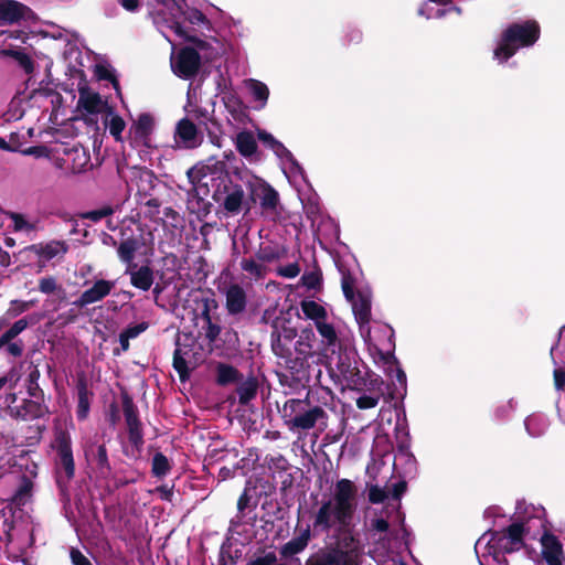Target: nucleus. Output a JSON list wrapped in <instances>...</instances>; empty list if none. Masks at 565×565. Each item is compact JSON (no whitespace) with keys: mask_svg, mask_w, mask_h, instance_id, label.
Here are the masks:
<instances>
[{"mask_svg":"<svg viewBox=\"0 0 565 565\" xmlns=\"http://www.w3.org/2000/svg\"><path fill=\"white\" fill-rule=\"evenodd\" d=\"M300 307L305 317L309 320H312L315 324L328 319V312L326 308L315 300L305 299L301 301Z\"/></svg>","mask_w":565,"mask_h":565,"instance_id":"31","label":"nucleus"},{"mask_svg":"<svg viewBox=\"0 0 565 565\" xmlns=\"http://www.w3.org/2000/svg\"><path fill=\"white\" fill-rule=\"evenodd\" d=\"M558 354L565 356V326L559 330L556 345L551 349V356L553 361L556 360Z\"/></svg>","mask_w":565,"mask_h":565,"instance_id":"52","label":"nucleus"},{"mask_svg":"<svg viewBox=\"0 0 565 565\" xmlns=\"http://www.w3.org/2000/svg\"><path fill=\"white\" fill-rule=\"evenodd\" d=\"M102 119L105 128L108 129L115 141L124 142L122 132L126 129V121L124 118L119 116L110 106Z\"/></svg>","mask_w":565,"mask_h":565,"instance_id":"29","label":"nucleus"},{"mask_svg":"<svg viewBox=\"0 0 565 565\" xmlns=\"http://www.w3.org/2000/svg\"><path fill=\"white\" fill-rule=\"evenodd\" d=\"M58 457L60 462L65 470L66 477L72 478L74 475V460L71 445L66 438H63L60 443Z\"/></svg>","mask_w":565,"mask_h":565,"instance_id":"34","label":"nucleus"},{"mask_svg":"<svg viewBox=\"0 0 565 565\" xmlns=\"http://www.w3.org/2000/svg\"><path fill=\"white\" fill-rule=\"evenodd\" d=\"M343 291L348 299L351 300L352 311L359 332L367 349L374 348L377 342L372 337L371 320V295L369 291H359L355 296L351 292L347 285H343Z\"/></svg>","mask_w":565,"mask_h":565,"instance_id":"8","label":"nucleus"},{"mask_svg":"<svg viewBox=\"0 0 565 565\" xmlns=\"http://www.w3.org/2000/svg\"><path fill=\"white\" fill-rule=\"evenodd\" d=\"M282 256V250L280 249H269L267 247L262 248L259 252V258L265 262H271L278 259Z\"/></svg>","mask_w":565,"mask_h":565,"instance_id":"56","label":"nucleus"},{"mask_svg":"<svg viewBox=\"0 0 565 565\" xmlns=\"http://www.w3.org/2000/svg\"><path fill=\"white\" fill-rule=\"evenodd\" d=\"M114 288L115 281L98 279L81 295V297L75 301V305L78 307H86L98 302L108 296Z\"/></svg>","mask_w":565,"mask_h":565,"instance_id":"23","label":"nucleus"},{"mask_svg":"<svg viewBox=\"0 0 565 565\" xmlns=\"http://www.w3.org/2000/svg\"><path fill=\"white\" fill-rule=\"evenodd\" d=\"M543 509L519 501L511 524L502 531H488L475 544L481 565H508L505 555L523 547L524 536L544 526Z\"/></svg>","mask_w":565,"mask_h":565,"instance_id":"3","label":"nucleus"},{"mask_svg":"<svg viewBox=\"0 0 565 565\" xmlns=\"http://www.w3.org/2000/svg\"><path fill=\"white\" fill-rule=\"evenodd\" d=\"M0 36H4L1 43L4 47L0 49L1 54L13 57L28 74H31L34 70L31 57L23 50L13 47L9 42L10 40L24 42L25 34L22 31H0Z\"/></svg>","mask_w":565,"mask_h":565,"instance_id":"18","label":"nucleus"},{"mask_svg":"<svg viewBox=\"0 0 565 565\" xmlns=\"http://www.w3.org/2000/svg\"><path fill=\"white\" fill-rule=\"evenodd\" d=\"M246 185L250 192V196L254 200H259L260 205L264 210H276L279 202V195L278 192L274 188H271L267 182H265L258 177L250 175L246 180Z\"/></svg>","mask_w":565,"mask_h":565,"instance_id":"17","label":"nucleus"},{"mask_svg":"<svg viewBox=\"0 0 565 565\" xmlns=\"http://www.w3.org/2000/svg\"><path fill=\"white\" fill-rule=\"evenodd\" d=\"M39 289L43 294H52L56 289V281L53 277H44L39 282Z\"/></svg>","mask_w":565,"mask_h":565,"instance_id":"55","label":"nucleus"},{"mask_svg":"<svg viewBox=\"0 0 565 565\" xmlns=\"http://www.w3.org/2000/svg\"><path fill=\"white\" fill-rule=\"evenodd\" d=\"M8 344V352L13 355V356H19L22 354V351H23V348H22V344L19 343V342H9L7 343Z\"/></svg>","mask_w":565,"mask_h":565,"instance_id":"62","label":"nucleus"},{"mask_svg":"<svg viewBox=\"0 0 565 565\" xmlns=\"http://www.w3.org/2000/svg\"><path fill=\"white\" fill-rule=\"evenodd\" d=\"M67 252V245L62 241L34 244L21 250V256L29 262L36 260L44 264L51 259L62 257Z\"/></svg>","mask_w":565,"mask_h":565,"instance_id":"16","label":"nucleus"},{"mask_svg":"<svg viewBox=\"0 0 565 565\" xmlns=\"http://www.w3.org/2000/svg\"><path fill=\"white\" fill-rule=\"evenodd\" d=\"M524 425L530 436L539 437L546 431L548 422L546 416L543 414H532L526 417Z\"/></svg>","mask_w":565,"mask_h":565,"instance_id":"33","label":"nucleus"},{"mask_svg":"<svg viewBox=\"0 0 565 565\" xmlns=\"http://www.w3.org/2000/svg\"><path fill=\"white\" fill-rule=\"evenodd\" d=\"M119 3L128 11H135L139 7V0H119Z\"/></svg>","mask_w":565,"mask_h":565,"instance_id":"64","label":"nucleus"},{"mask_svg":"<svg viewBox=\"0 0 565 565\" xmlns=\"http://www.w3.org/2000/svg\"><path fill=\"white\" fill-rule=\"evenodd\" d=\"M541 556L547 565H563L565 562L564 545L554 533L544 530L540 537Z\"/></svg>","mask_w":565,"mask_h":565,"instance_id":"20","label":"nucleus"},{"mask_svg":"<svg viewBox=\"0 0 565 565\" xmlns=\"http://www.w3.org/2000/svg\"><path fill=\"white\" fill-rule=\"evenodd\" d=\"M359 503V488L350 479H339L315 513L313 529L337 532L335 542L312 554L306 565H360L362 547L350 530Z\"/></svg>","mask_w":565,"mask_h":565,"instance_id":"1","label":"nucleus"},{"mask_svg":"<svg viewBox=\"0 0 565 565\" xmlns=\"http://www.w3.org/2000/svg\"><path fill=\"white\" fill-rule=\"evenodd\" d=\"M20 380V376L19 374L14 371V370H11L10 372H8L4 376H1L0 377V391L8 384L10 383V387L13 388L18 381Z\"/></svg>","mask_w":565,"mask_h":565,"instance_id":"57","label":"nucleus"},{"mask_svg":"<svg viewBox=\"0 0 565 565\" xmlns=\"http://www.w3.org/2000/svg\"><path fill=\"white\" fill-rule=\"evenodd\" d=\"M170 470L168 458L162 454H156L152 459V471L158 477L166 476Z\"/></svg>","mask_w":565,"mask_h":565,"instance_id":"45","label":"nucleus"},{"mask_svg":"<svg viewBox=\"0 0 565 565\" xmlns=\"http://www.w3.org/2000/svg\"><path fill=\"white\" fill-rule=\"evenodd\" d=\"M209 167L205 164H196L188 171V178L194 190L199 191L201 185L206 186L205 178L207 177Z\"/></svg>","mask_w":565,"mask_h":565,"instance_id":"36","label":"nucleus"},{"mask_svg":"<svg viewBox=\"0 0 565 565\" xmlns=\"http://www.w3.org/2000/svg\"><path fill=\"white\" fill-rule=\"evenodd\" d=\"M116 211V207L111 205H103L98 209L88 211L83 214V218L89 220L92 222H99L103 218H108L110 215H113Z\"/></svg>","mask_w":565,"mask_h":565,"instance_id":"42","label":"nucleus"},{"mask_svg":"<svg viewBox=\"0 0 565 565\" xmlns=\"http://www.w3.org/2000/svg\"><path fill=\"white\" fill-rule=\"evenodd\" d=\"M55 166L70 174L84 173L92 168L89 151L81 145L65 147L63 157L55 160Z\"/></svg>","mask_w":565,"mask_h":565,"instance_id":"12","label":"nucleus"},{"mask_svg":"<svg viewBox=\"0 0 565 565\" xmlns=\"http://www.w3.org/2000/svg\"><path fill=\"white\" fill-rule=\"evenodd\" d=\"M284 418L290 430H308L315 427L316 423L324 417V411L315 406L306 409L300 399H289L285 403Z\"/></svg>","mask_w":565,"mask_h":565,"instance_id":"9","label":"nucleus"},{"mask_svg":"<svg viewBox=\"0 0 565 565\" xmlns=\"http://www.w3.org/2000/svg\"><path fill=\"white\" fill-rule=\"evenodd\" d=\"M315 326H316L319 334L322 338V342L326 345H334L335 344V342L338 340V335H337L334 327L328 322V319L322 320Z\"/></svg>","mask_w":565,"mask_h":565,"instance_id":"37","label":"nucleus"},{"mask_svg":"<svg viewBox=\"0 0 565 565\" xmlns=\"http://www.w3.org/2000/svg\"><path fill=\"white\" fill-rule=\"evenodd\" d=\"M214 199L227 215H236L243 210H249L245 192L238 184L225 185L223 191L215 193Z\"/></svg>","mask_w":565,"mask_h":565,"instance_id":"15","label":"nucleus"},{"mask_svg":"<svg viewBox=\"0 0 565 565\" xmlns=\"http://www.w3.org/2000/svg\"><path fill=\"white\" fill-rule=\"evenodd\" d=\"M10 415L22 419L36 417L39 415V405L33 401L24 399L21 406L10 407Z\"/></svg>","mask_w":565,"mask_h":565,"instance_id":"35","label":"nucleus"},{"mask_svg":"<svg viewBox=\"0 0 565 565\" xmlns=\"http://www.w3.org/2000/svg\"><path fill=\"white\" fill-rule=\"evenodd\" d=\"M147 329V324L139 323L134 327H129L125 331H122L124 334H126L129 339H134L138 337L141 332H143Z\"/></svg>","mask_w":565,"mask_h":565,"instance_id":"60","label":"nucleus"},{"mask_svg":"<svg viewBox=\"0 0 565 565\" xmlns=\"http://www.w3.org/2000/svg\"><path fill=\"white\" fill-rule=\"evenodd\" d=\"M239 379L238 371L231 365L220 364L217 366V382L222 385L237 382Z\"/></svg>","mask_w":565,"mask_h":565,"instance_id":"38","label":"nucleus"},{"mask_svg":"<svg viewBox=\"0 0 565 565\" xmlns=\"http://www.w3.org/2000/svg\"><path fill=\"white\" fill-rule=\"evenodd\" d=\"M241 267L244 271L248 273L252 277L258 279L265 276L266 267L254 259L245 258L241 262Z\"/></svg>","mask_w":565,"mask_h":565,"instance_id":"40","label":"nucleus"},{"mask_svg":"<svg viewBox=\"0 0 565 565\" xmlns=\"http://www.w3.org/2000/svg\"><path fill=\"white\" fill-rule=\"evenodd\" d=\"M540 33V25L534 20L509 24L495 40L493 60L499 64H505L519 50L533 46Z\"/></svg>","mask_w":565,"mask_h":565,"instance_id":"5","label":"nucleus"},{"mask_svg":"<svg viewBox=\"0 0 565 565\" xmlns=\"http://www.w3.org/2000/svg\"><path fill=\"white\" fill-rule=\"evenodd\" d=\"M32 306H34V301L14 300V301L11 302L8 312H9L10 316L17 317L20 313L29 310Z\"/></svg>","mask_w":565,"mask_h":565,"instance_id":"48","label":"nucleus"},{"mask_svg":"<svg viewBox=\"0 0 565 565\" xmlns=\"http://www.w3.org/2000/svg\"><path fill=\"white\" fill-rule=\"evenodd\" d=\"M311 540L310 525L297 527L295 536L285 543L279 554L282 558H292L297 554L303 552Z\"/></svg>","mask_w":565,"mask_h":565,"instance_id":"24","label":"nucleus"},{"mask_svg":"<svg viewBox=\"0 0 565 565\" xmlns=\"http://www.w3.org/2000/svg\"><path fill=\"white\" fill-rule=\"evenodd\" d=\"M235 146L238 152L244 157H250L257 150L255 137L249 131L238 132L235 138Z\"/></svg>","mask_w":565,"mask_h":565,"instance_id":"32","label":"nucleus"},{"mask_svg":"<svg viewBox=\"0 0 565 565\" xmlns=\"http://www.w3.org/2000/svg\"><path fill=\"white\" fill-rule=\"evenodd\" d=\"M554 364L556 365L554 370L555 386L561 390L565 386V371L558 364H565V356L558 354Z\"/></svg>","mask_w":565,"mask_h":565,"instance_id":"46","label":"nucleus"},{"mask_svg":"<svg viewBox=\"0 0 565 565\" xmlns=\"http://www.w3.org/2000/svg\"><path fill=\"white\" fill-rule=\"evenodd\" d=\"M145 245L146 238L141 224L134 220L125 222L121 227V242L117 250L119 259L127 266L132 265L135 254Z\"/></svg>","mask_w":565,"mask_h":565,"instance_id":"10","label":"nucleus"},{"mask_svg":"<svg viewBox=\"0 0 565 565\" xmlns=\"http://www.w3.org/2000/svg\"><path fill=\"white\" fill-rule=\"evenodd\" d=\"M128 191L147 195L153 188L154 177L151 171L143 168H131L126 175Z\"/></svg>","mask_w":565,"mask_h":565,"instance_id":"22","label":"nucleus"},{"mask_svg":"<svg viewBox=\"0 0 565 565\" xmlns=\"http://www.w3.org/2000/svg\"><path fill=\"white\" fill-rule=\"evenodd\" d=\"M406 490V483L405 482H397L396 484L393 486V498L395 500H398L399 497L405 492Z\"/></svg>","mask_w":565,"mask_h":565,"instance_id":"63","label":"nucleus"},{"mask_svg":"<svg viewBox=\"0 0 565 565\" xmlns=\"http://www.w3.org/2000/svg\"><path fill=\"white\" fill-rule=\"evenodd\" d=\"M225 307L231 315H237L245 310L247 303L246 292L239 285H231L225 290Z\"/></svg>","mask_w":565,"mask_h":565,"instance_id":"28","label":"nucleus"},{"mask_svg":"<svg viewBox=\"0 0 565 565\" xmlns=\"http://www.w3.org/2000/svg\"><path fill=\"white\" fill-rule=\"evenodd\" d=\"M110 105L102 96L88 87H79L76 104V117L85 124L98 128L99 118H103Z\"/></svg>","mask_w":565,"mask_h":565,"instance_id":"7","label":"nucleus"},{"mask_svg":"<svg viewBox=\"0 0 565 565\" xmlns=\"http://www.w3.org/2000/svg\"><path fill=\"white\" fill-rule=\"evenodd\" d=\"M29 9L14 0H0V24H13L26 18Z\"/></svg>","mask_w":565,"mask_h":565,"instance_id":"25","label":"nucleus"},{"mask_svg":"<svg viewBox=\"0 0 565 565\" xmlns=\"http://www.w3.org/2000/svg\"><path fill=\"white\" fill-rule=\"evenodd\" d=\"M301 284L308 289H316L320 285V275L318 271L305 273L301 277Z\"/></svg>","mask_w":565,"mask_h":565,"instance_id":"49","label":"nucleus"},{"mask_svg":"<svg viewBox=\"0 0 565 565\" xmlns=\"http://www.w3.org/2000/svg\"><path fill=\"white\" fill-rule=\"evenodd\" d=\"M514 402L513 399H510L509 402H507L504 405L502 406H499L497 409H495V415L500 418L504 417L509 412L513 411L514 408Z\"/></svg>","mask_w":565,"mask_h":565,"instance_id":"61","label":"nucleus"},{"mask_svg":"<svg viewBox=\"0 0 565 565\" xmlns=\"http://www.w3.org/2000/svg\"><path fill=\"white\" fill-rule=\"evenodd\" d=\"M154 120L149 114H141L129 127L128 140L134 148L150 147V136L153 131Z\"/></svg>","mask_w":565,"mask_h":565,"instance_id":"19","label":"nucleus"},{"mask_svg":"<svg viewBox=\"0 0 565 565\" xmlns=\"http://www.w3.org/2000/svg\"><path fill=\"white\" fill-rule=\"evenodd\" d=\"M29 494H30V484L29 483H24L17 491L13 501L17 504H24V502L29 498Z\"/></svg>","mask_w":565,"mask_h":565,"instance_id":"59","label":"nucleus"},{"mask_svg":"<svg viewBox=\"0 0 565 565\" xmlns=\"http://www.w3.org/2000/svg\"><path fill=\"white\" fill-rule=\"evenodd\" d=\"M21 153L24 156H32L35 158H49L51 152L49 148L45 146H34L21 150Z\"/></svg>","mask_w":565,"mask_h":565,"instance_id":"51","label":"nucleus"},{"mask_svg":"<svg viewBox=\"0 0 565 565\" xmlns=\"http://www.w3.org/2000/svg\"><path fill=\"white\" fill-rule=\"evenodd\" d=\"M258 139L268 148H270L274 153L278 157L280 160L281 169L285 175L288 179L295 178L297 174L301 172V168L298 164V162L295 160L292 153L275 137L265 131L259 130L258 131Z\"/></svg>","mask_w":565,"mask_h":565,"instance_id":"13","label":"nucleus"},{"mask_svg":"<svg viewBox=\"0 0 565 565\" xmlns=\"http://www.w3.org/2000/svg\"><path fill=\"white\" fill-rule=\"evenodd\" d=\"M379 396L362 395L356 399V406L360 409L373 408L379 404Z\"/></svg>","mask_w":565,"mask_h":565,"instance_id":"53","label":"nucleus"},{"mask_svg":"<svg viewBox=\"0 0 565 565\" xmlns=\"http://www.w3.org/2000/svg\"><path fill=\"white\" fill-rule=\"evenodd\" d=\"M89 413V397L87 390L81 387L78 392V404H77V418L83 420L88 416Z\"/></svg>","mask_w":565,"mask_h":565,"instance_id":"44","label":"nucleus"},{"mask_svg":"<svg viewBox=\"0 0 565 565\" xmlns=\"http://www.w3.org/2000/svg\"><path fill=\"white\" fill-rule=\"evenodd\" d=\"M461 10L449 0H426L418 9V14L427 19H441L460 15Z\"/></svg>","mask_w":565,"mask_h":565,"instance_id":"21","label":"nucleus"},{"mask_svg":"<svg viewBox=\"0 0 565 565\" xmlns=\"http://www.w3.org/2000/svg\"><path fill=\"white\" fill-rule=\"evenodd\" d=\"M173 366L179 372L180 376L183 377V374L188 370V363L185 358L183 356V351L181 348H177L174 352Z\"/></svg>","mask_w":565,"mask_h":565,"instance_id":"47","label":"nucleus"},{"mask_svg":"<svg viewBox=\"0 0 565 565\" xmlns=\"http://www.w3.org/2000/svg\"><path fill=\"white\" fill-rule=\"evenodd\" d=\"M204 134L190 119L183 117L177 121L173 131V148L178 150H193L202 146Z\"/></svg>","mask_w":565,"mask_h":565,"instance_id":"11","label":"nucleus"},{"mask_svg":"<svg viewBox=\"0 0 565 565\" xmlns=\"http://www.w3.org/2000/svg\"><path fill=\"white\" fill-rule=\"evenodd\" d=\"M237 393L239 396V402L242 404H246L249 402L256 394V383L253 379H249L245 382H243L238 388Z\"/></svg>","mask_w":565,"mask_h":565,"instance_id":"43","label":"nucleus"},{"mask_svg":"<svg viewBox=\"0 0 565 565\" xmlns=\"http://www.w3.org/2000/svg\"><path fill=\"white\" fill-rule=\"evenodd\" d=\"M376 331L383 333L385 342H382L381 344L377 343L374 348L367 349L370 355L377 365L383 367L384 372L390 377L396 379L401 385H405L406 374L401 369L396 358L392 353L394 348L393 329L390 326H381Z\"/></svg>","mask_w":565,"mask_h":565,"instance_id":"6","label":"nucleus"},{"mask_svg":"<svg viewBox=\"0 0 565 565\" xmlns=\"http://www.w3.org/2000/svg\"><path fill=\"white\" fill-rule=\"evenodd\" d=\"M126 274L129 275L131 285L143 291L149 290L154 280L153 271L147 265H129L126 268Z\"/></svg>","mask_w":565,"mask_h":565,"instance_id":"26","label":"nucleus"},{"mask_svg":"<svg viewBox=\"0 0 565 565\" xmlns=\"http://www.w3.org/2000/svg\"><path fill=\"white\" fill-rule=\"evenodd\" d=\"M150 17L170 43L172 40L168 31L179 39L194 43L199 50L205 52L206 58L213 60L233 50L231 43L224 42L216 34L206 36L214 32L211 20L196 8L185 9V0H154Z\"/></svg>","mask_w":565,"mask_h":565,"instance_id":"2","label":"nucleus"},{"mask_svg":"<svg viewBox=\"0 0 565 565\" xmlns=\"http://www.w3.org/2000/svg\"><path fill=\"white\" fill-rule=\"evenodd\" d=\"M28 324L29 321L25 318L15 321L12 327L0 337V348L20 334Z\"/></svg>","mask_w":565,"mask_h":565,"instance_id":"41","label":"nucleus"},{"mask_svg":"<svg viewBox=\"0 0 565 565\" xmlns=\"http://www.w3.org/2000/svg\"><path fill=\"white\" fill-rule=\"evenodd\" d=\"M71 559L73 565H92L90 561L78 550H71Z\"/></svg>","mask_w":565,"mask_h":565,"instance_id":"58","label":"nucleus"},{"mask_svg":"<svg viewBox=\"0 0 565 565\" xmlns=\"http://www.w3.org/2000/svg\"><path fill=\"white\" fill-rule=\"evenodd\" d=\"M174 50L175 47L172 44L170 63L173 73L181 78H191L196 74L201 64L198 52L190 47H184L179 52Z\"/></svg>","mask_w":565,"mask_h":565,"instance_id":"14","label":"nucleus"},{"mask_svg":"<svg viewBox=\"0 0 565 565\" xmlns=\"http://www.w3.org/2000/svg\"><path fill=\"white\" fill-rule=\"evenodd\" d=\"M11 224L10 227L15 233L24 235L33 234L38 231V222L25 215L13 213L10 215Z\"/></svg>","mask_w":565,"mask_h":565,"instance_id":"30","label":"nucleus"},{"mask_svg":"<svg viewBox=\"0 0 565 565\" xmlns=\"http://www.w3.org/2000/svg\"><path fill=\"white\" fill-rule=\"evenodd\" d=\"M245 89L248 92L252 102L254 103V108L256 110H262L266 107L269 98V88L268 86L258 79L247 78L243 82Z\"/></svg>","mask_w":565,"mask_h":565,"instance_id":"27","label":"nucleus"},{"mask_svg":"<svg viewBox=\"0 0 565 565\" xmlns=\"http://www.w3.org/2000/svg\"><path fill=\"white\" fill-rule=\"evenodd\" d=\"M124 414L131 438L135 439L139 437V420L137 418L134 406L131 404H126L124 407Z\"/></svg>","mask_w":565,"mask_h":565,"instance_id":"39","label":"nucleus"},{"mask_svg":"<svg viewBox=\"0 0 565 565\" xmlns=\"http://www.w3.org/2000/svg\"><path fill=\"white\" fill-rule=\"evenodd\" d=\"M277 274L285 278H295L300 274V267L297 263H291L277 268Z\"/></svg>","mask_w":565,"mask_h":565,"instance_id":"50","label":"nucleus"},{"mask_svg":"<svg viewBox=\"0 0 565 565\" xmlns=\"http://www.w3.org/2000/svg\"><path fill=\"white\" fill-rule=\"evenodd\" d=\"M387 498V493L379 486H372L369 489V500L372 503H381Z\"/></svg>","mask_w":565,"mask_h":565,"instance_id":"54","label":"nucleus"},{"mask_svg":"<svg viewBox=\"0 0 565 565\" xmlns=\"http://www.w3.org/2000/svg\"><path fill=\"white\" fill-rule=\"evenodd\" d=\"M403 516L398 511L397 504H390L384 513L374 516L369 524L366 539L369 543V554L376 561L383 562L393 550V544L397 540V524H402Z\"/></svg>","mask_w":565,"mask_h":565,"instance_id":"4","label":"nucleus"}]
</instances>
